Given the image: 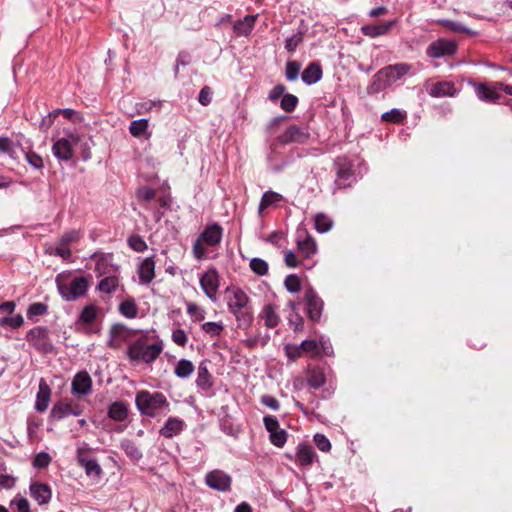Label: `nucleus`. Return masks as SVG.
<instances>
[{"mask_svg": "<svg viewBox=\"0 0 512 512\" xmlns=\"http://www.w3.org/2000/svg\"><path fill=\"white\" fill-rule=\"evenodd\" d=\"M90 258L96 260L95 271L97 272V276L101 277L96 286V290L105 294H113L116 292L120 284V270L119 266L111 263L113 258L112 254H100L99 252H95Z\"/></svg>", "mask_w": 512, "mask_h": 512, "instance_id": "nucleus-1", "label": "nucleus"}, {"mask_svg": "<svg viewBox=\"0 0 512 512\" xmlns=\"http://www.w3.org/2000/svg\"><path fill=\"white\" fill-rule=\"evenodd\" d=\"M411 70V65L405 62L390 64L378 70L372 77L371 82L366 88L368 95H377L395 82L400 80Z\"/></svg>", "mask_w": 512, "mask_h": 512, "instance_id": "nucleus-2", "label": "nucleus"}, {"mask_svg": "<svg viewBox=\"0 0 512 512\" xmlns=\"http://www.w3.org/2000/svg\"><path fill=\"white\" fill-rule=\"evenodd\" d=\"M135 405L141 416L156 418L170 412V403L162 392L140 390L135 396Z\"/></svg>", "mask_w": 512, "mask_h": 512, "instance_id": "nucleus-3", "label": "nucleus"}, {"mask_svg": "<svg viewBox=\"0 0 512 512\" xmlns=\"http://www.w3.org/2000/svg\"><path fill=\"white\" fill-rule=\"evenodd\" d=\"M162 350V340L149 344L148 336L143 335L128 345L126 354L131 363L151 364L159 357Z\"/></svg>", "mask_w": 512, "mask_h": 512, "instance_id": "nucleus-4", "label": "nucleus"}, {"mask_svg": "<svg viewBox=\"0 0 512 512\" xmlns=\"http://www.w3.org/2000/svg\"><path fill=\"white\" fill-rule=\"evenodd\" d=\"M301 157L302 153L297 148L286 146L274 138L269 144L266 159L272 171L281 172Z\"/></svg>", "mask_w": 512, "mask_h": 512, "instance_id": "nucleus-5", "label": "nucleus"}, {"mask_svg": "<svg viewBox=\"0 0 512 512\" xmlns=\"http://www.w3.org/2000/svg\"><path fill=\"white\" fill-rule=\"evenodd\" d=\"M55 282L59 295L66 302H74L86 296L89 288L88 280L84 276H76L69 283H66L58 275Z\"/></svg>", "mask_w": 512, "mask_h": 512, "instance_id": "nucleus-6", "label": "nucleus"}, {"mask_svg": "<svg viewBox=\"0 0 512 512\" xmlns=\"http://www.w3.org/2000/svg\"><path fill=\"white\" fill-rule=\"evenodd\" d=\"M458 43L454 39L437 38L426 48L425 54L430 59H448L456 55Z\"/></svg>", "mask_w": 512, "mask_h": 512, "instance_id": "nucleus-7", "label": "nucleus"}, {"mask_svg": "<svg viewBox=\"0 0 512 512\" xmlns=\"http://www.w3.org/2000/svg\"><path fill=\"white\" fill-rule=\"evenodd\" d=\"M353 167V161L347 156H339L334 160L336 171L335 186L337 188L350 187L356 181Z\"/></svg>", "mask_w": 512, "mask_h": 512, "instance_id": "nucleus-8", "label": "nucleus"}, {"mask_svg": "<svg viewBox=\"0 0 512 512\" xmlns=\"http://www.w3.org/2000/svg\"><path fill=\"white\" fill-rule=\"evenodd\" d=\"M26 341L37 351L48 354L55 350L49 337V329L46 326H36L26 334Z\"/></svg>", "mask_w": 512, "mask_h": 512, "instance_id": "nucleus-9", "label": "nucleus"}, {"mask_svg": "<svg viewBox=\"0 0 512 512\" xmlns=\"http://www.w3.org/2000/svg\"><path fill=\"white\" fill-rule=\"evenodd\" d=\"M84 412V406L75 403L72 399H64L53 404L49 418L52 421H60L68 416H80Z\"/></svg>", "mask_w": 512, "mask_h": 512, "instance_id": "nucleus-10", "label": "nucleus"}, {"mask_svg": "<svg viewBox=\"0 0 512 512\" xmlns=\"http://www.w3.org/2000/svg\"><path fill=\"white\" fill-rule=\"evenodd\" d=\"M305 312L312 322H319L322 316L324 301L312 286L304 291Z\"/></svg>", "mask_w": 512, "mask_h": 512, "instance_id": "nucleus-11", "label": "nucleus"}, {"mask_svg": "<svg viewBox=\"0 0 512 512\" xmlns=\"http://www.w3.org/2000/svg\"><path fill=\"white\" fill-rule=\"evenodd\" d=\"M76 460L79 466L85 470L87 477L100 480L103 476V470L98 460L88 455V450L85 448H78L76 451Z\"/></svg>", "mask_w": 512, "mask_h": 512, "instance_id": "nucleus-12", "label": "nucleus"}, {"mask_svg": "<svg viewBox=\"0 0 512 512\" xmlns=\"http://www.w3.org/2000/svg\"><path fill=\"white\" fill-rule=\"evenodd\" d=\"M79 138L72 132H67L66 137L56 140L52 146V153L59 161H69L73 157V146Z\"/></svg>", "mask_w": 512, "mask_h": 512, "instance_id": "nucleus-13", "label": "nucleus"}, {"mask_svg": "<svg viewBox=\"0 0 512 512\" xmlns=\"http://www.w3.org/2000/svg\"><path fill=\"white\" fill-rule=\"evenodd\" d=\"M80 234L77 230L66 231L61 238L56 248L46 249V253L56 257H60L64 260H68L72 257L70 244L75 243L79 240Z\"/></svg>", "mask_w": 512, "mask_h": 512, "instance_id": "nucleus-14", "label": "nucleus"}, {"mask_svg": "<svg viewBox=\"0 0 512 512\" xmlns=\"http://www.w3.org/2000/svg\"><path fill=\"white\" fill-rule=\"evenodd\" d=\"M207 362H208L207 360H203L199 363L198 368H197V377L195 380V384H196L198 391L202 395L211 397L214 395V393H213L214 379L208 369Z\"/></svg>", "mask_w": 512, "mask_h": 512, "instance_id": "nucleus-15", "label": "nucleus"}, {"mask_svg": "<svg viewBox=\"0 0 512 512\" xmlns=\"http://www.w3.org/2000/svg\"><path fill=\"white\" fill-rule=\"evenodd\" d=\"M206 485L219 492H227L231 489L232 478L221 470H213L205 476Z\"/></svg>", "mask_w": 512, "mask_h": 512, "instance_id": "nucleus-16", "label": "nucleus"}, {"mask_svg": "<svg viewBox=\"0 0 512 512\" xmlns=\"http://www.w3.org/2000/svg\"><path fill=\"white\" fill-rule=\"evenodd\" d=\"M204 294L214 300L219 288V274L215 267L209 268L199 279Z\"/></svg>", "mask_w": 512, "mask_h": 512, "instance_id": "nucleus-17", "label": "nucleus"}, {"mask_svg": "<svg viewBox=\"0 0 512 512\" xmlns=\"http://www.w3.org/2000/svg\"><path fill=\"white\" fill-rule=\"evenodd\" d=\"M309 138V133L303 128L293 124L290 125L281 135L275 139L282 144L289 146L293 143L303 144Z\"/></svg>", "mask_w": 512, "mask_h": 512, "instance_id": "nucleus-18", "label": "nucleus"}, {"mask_svg": "<svg viewBox=\"0 0 512 512\" xmlns=\"http://www.w3.org/2000/svg\"><path fill=\"white\" fill-rule=\"evenodd\" d=\"M222 237L223 228L217 222H212L206 225L197 240H200L206 246L214 247L221 242Z\"/></svg>", "mask_w": 512, "mask_h": 512, "instance_id": "nucleus-19", "label": "nucleus"}, {"mask_svg": "<svg viewBox=\"0 0 512 512\" xmlns=\"http://www.w3.org/2000/svg\"><path fill=\"white\" fill-rule=\"evenodd\" d=\"M92 391V379L87 371H80L75 374L72 385L71 393L73 395L87 396Z\"/></svg>", "mask_w": 512, "mask_h": 512, "instance_id": "nucleus-20", "label": "nucleus"}, {"mask_svg": "<svg viewBox=\"0 0 512 512\" xmlns=\"http://www.w3.org/2000/svg\"><path fill=\"white\" fill-rule=\"evenodd\" d=\"M258 14H247L243 18L237 19L232 25L233 34L236 37L249 36L256 24Z\"/></svg>", "mask_w": 512, "mask_h": 512, "instance_id": "nucleus-21", "label": "nucleus"}, {"mask_svg": "<svg viewBox=\"0 0 512 512\" xmlns=\"http://www.w3.org/2000/svg\"><path fill=\"white\" fill-rule=\"evenodd\" d=\"M296 244L299 252L307 259L317 252V244L314 238L305 230L297 232Z\"/></svg>", "mask_w": 512, "mask_h": 512, "instance_id": "nucleus-22", "label": "nucleus"}, {"mask_svg": "<svg viewBox=\"0 0 512 512\" xmlns=\"http://www.w3.org/2000/svg\"><path fill=\"white\" fill-rule=\"evenodd\" d=\"M29 491L31 497L38 503V505H45L51 501L52 489L46 483L33 481L30 483Z\"/></svg>", "mask_w": 512, "mask_h": 512, "instance_id": "nucleus-23", "label": "nucleus"}, {"mask_svg": "<svg viewBox=\"0 0 512 512\" xmlns=\"http://www.w3.org/2000/svg\"><path fill=\"white\" fill-rule=\"evenodd\" d=\"M185 426L186 424L181 418L171 416L160 428L159 434L164 438L171 439L180 435L183 432Z\"/></svg>", "mask_w": 512, "mask_h": 512, "instance_id": "nucleus-24", "label": "nucleus"}, {"mask_svg": "<svg viewBox=\"0 0 512 512\" xmlns=\"http://www.w3.org/2000/svg\"><path fill=\"white\" fill-rule=\"evenodd\" d=\"M296 463L301 467H309L314 463L315 458L317 457L316 452L313 447L306 443H299L296 447Z\"/></svg>", "mask_w": 512, "mask_h": 512, "instance_id": "nucleus-25", "label": "nucleus"}, {"mask_svg": "<svg viewBox=\"0 0 512 512\" xmlns=\"http://www.w3.org/2000/svg\"><path fill=\"white\" fill-rule=\"evenodd\" d=\"M322 77L323 69L319 61L310 62L301 74L302 82L307 86L316 84Z\"/></svg>", "mask_w": 512, "mask_h": 512, "instance_id": "nucleus-26", "label": "nucleus"}, {"mask_svg": "<svg viewBox=\"0 0 512 512\" xmlns=\"http://www.w3.org/2000/svg\"><path fill=\"white\" fill-rule=\"evenodd\" d=\"M503 84L496 83L495 85H488L482 82V100L491 103H504Z\"/></svg>", "mask_w": 512, "mask_h": 512, "instance_id": "nucleus-27", "label": "nucleus"}, {"mask_svg": "<svg viewBox=\"0 0 512 512\" xmlns=\"http://www.w3.org/2000/svg\"><path fill=\"white\" fill-rule=\"evenodd\" d=\"M138 276L140 282L143 284H149L152 282L155 277V261L153 255L142 260L138 267Z\"/></svg>", "mask_w": 512, "mask_h": 512, "instance_id": "nucleus-28", "label": "nucleus"}, {"mask_svg": "<svg viewBox=\"0 0 512 512\" xmlns=\"http://www.w3.org/2000/svg\"><path fill=\"white\" fill-rule=\"evenodd\" d=\"M51 389L42 378L39 382V390L36 395L35 410L37 412H44L47 410L50 403Z\"/></svg>", "mask_w": 512, "mask_h": 512, "instance_id": "nucleus-29", "label": "nucleus"}, {"mask_svg": "<svg viewBox=\"0 0 512 512\" xmlns=\"http://www.w3.org/2000/svg\"><path fill=\"white\" fill-rule=\"evenodd\" d=\"M396 24V20L380 23V24H367L361 27V32L370 38H376L387 34L391 28Z\"/></svg>", "mask_w": 512, "mask_h": 512, "instance_id": "nucleus-30", "label": "nucleus"}, {"mask_svg": "<svg viewBox=\"0 0 512 512\" xmlns=\"http://www.w3.org/2000/svg\"><path fill=\"white\" fill-rule=\"evenodd\" d=\"M21 146L24 145L19 140L14 142L7 136H0V155H7L13 161L19 162L16 149L21 150Z\"/></svg>", "mask_w": 512, "mask_h": 512, "instance_id": "nucleus-31", "label": "nucleus"}, {"mask_svg": "<svg viewBox=\"0 0 512 512\" xmlns=\"http://www.w3.org/2000/svg\"><path fill=\"white\" fill-rule=\"evenodd\" d=\"M128 405L122 400L112 402L108 406L107 415L116 422H123L128 418Z\"/></svg>", "mask_w": 512, "mask_h": 512, "instance_id": "nucleus-32", "label": "nucleus"}, {"mask_svg": "<svg viewBox=\"0 0 512 512\" xmlns=\"http://www.w3.org/2000/svg\"><path fill=\"white\" fill-rule=\"evenodd\" d=\"M259 316L264 320V325L268 329H273L280 323V317L276 313V306L274 304H265Z\"/></svg>", "mask_w": 512, "mask_h": 512, "instance_id": "nucleus-33", "label": "nucleus"}, {"mask_svg": "<svg viewBox=\"0 0 512 512\" xmlns=\"http://www.w3.org/2000/svg\"><path fill=\"white\" fill-rule=\"evenodd\" d=\"M27 145L21 146V152L23 153L27 163L36 170H42L44 168V162L42 157L32 150V143L26 142Z\"/></svg>", "mask_w": 512, "mask_h": 512, "instance_id": "nucleus-34", "label": "nucleus"}, {"mask_svg": "<svg viewBox=\"0 0 512 512\" xmlns=\"http://www.w3.org/2000/svg\"><path fill=\"white\" fill-rule=\"evenodd\" d=\"M230 312L235 316L240 329L247 330L251 327L254 317L250 306L238 310H231Z\"/></svg>", "mask_w": 512, "mask_h": 512, "instance_id": "nucleus-35", "label": "nucleus"}, {"mask_svg": "<svg viewBox=\"0 0 512 512\" xmlns=\"http://www.w3.org/2000/svg\"><path fill=\"white\" fill-rule=\"evenodd\" d=\"M306 383L309 388L319 389L326 383V375L324 371L319 367L309 369Z\"/></svg>", "mask_w": 512, "mask_h": 512, "instance_id": "nucleus-36", "label": "nucleus"}, {"mask_svg": "<svg viewBox=\"0 0 512 512\" xmlns=\"http://www.w3.org/2000/svg\"><path fill=\"white\" fill-rule=\"evenodd\" d=\"M120 448L124 451L126 456L134 463L139 462L143 457V453L135 444V442L132 441L131 439H122L120 442Z\"/></svg>", "mask_w": 512, "mask_h": 512, "instance_id": "nucleus-37", "label": "nucleus"}, {"mask_svg": "<svg viewBox=\"0 0 512 512\" xmlns=\"http://www.w3.org/2000/svg\"><path fill=\"white\" fill-rule=\"evenodd\" d=\"M249 306V297L248 295L240 288H236L233 290V296L228 301V309L238 310Z\"/></svg>", "mask_w": 512, "mask_h": 512, "instance_id": "nucleus-38", "label": "nucleus"}, {"mask_svg": "<svg viewBox=\"0 0 512 512\" xmlns=\"http://www.w3.org/2000/svg\"><path fill=\"white\" fill-rule=\"evenodd\" d=\"M195 370V366L191 360L182 358L180 359L174 368V374L180 379L189 378Z\"/></svg>", "mask_w": 512, "mask_h": 512, "instance_id": "nucleus-39", "label": "nucleus"}, {"mask_svg": "<svg viewBox=\"0 0 512 512\" xmlns=\"http://www.w3.org/2000/svg\"><path fill=\"white\" fill-rule=\"evenodd\" d=\"M118 310L122 316L128 319L136 318L139 313V309L134 298H128L122 301L118 306Z\"/></svg>", "mask_w": 512, "mask_h": 512, "instance_id": "nucleus-40", "label": "nucleus"}, {"mask_svg": "<svg viewBox=\"0 0 512 512\" xmlns=\"http://www.w3.org/2000/svg\"><path fill=\"white\" fill-rule=\"evenodd\" d=\"M288 306L291 308L292 313L288 316L289 326L295 331H302L304 329V319L298 313L297 304L293 301H289Z\"/></svg>", "mask_w": 512, "mask_h": 512, "instance_id": "nucleus-41", "label": "nucleus"}, {"mask_svg": "<svg viewBox=\"0 0 512 512\" xmlns=\"http://www.w3.org/2000/svg\"><path fill=\"white\" fill-rule=\"evenodd\" d=\"M149 120L147 118H141L131 121L129 125V132L133 137L139 138L143 135L150 136L148 133Z\"/></svg>", "mask_w": 512, "mask_h": 512, "instance_id": "nucleus-42", "label": "nucleus"}, {"mask_svg": "<svg viewBox=\"0 0 512 512\" xmlns=\"http://www.w3.org/2000/svg\"><path fill=\"white\" fill-rule=\"evenodd\" d=\"M48 313V305L42 302L31 303L27 308V318L32 322H37V317Z\"/></svg>", "mask_w": 512, "mask_h": 512, "instance_id": "nucleus-43", "label": "nucleus"}, {"mask_svg": "<svg viewBox=\"0 0 512 512\" xmlns=\"http://www.w3.org/2000/svg\"><path fill=\"white\" fill-rule=\"evenodd\" d=\"M406 111L398 108H393L389 111L384 112L381 115V120L386 123L401 124L406 119Z\"/></svg>", "mask_w": 512, "mask_h": 512, "instance_id": "nucleus-44", "label": "nucleus"}, {"mask_svg": "<svg viewBox=\"0 0 512 512\" xmlns=\"http://www.w3.org/2000/svg\"><path fill=\"white\" fill-rule=\"evenodd\" d=\"M142 332L140 329H129L126 325L122 323H116L114 324L110 329V337L113 339H121L124 340L130 336V334Z\"/></svg>", "mask_w": 512, "mask_h": 512, "instance_id": "nucleus-45", "label": "nucleus"}, {"mask_svg": "<svg viewBox=\"0 0 512 512\" xmlns=\"http://www.w3.org/2000/svg\"><path fill=\"white\" fill-rule=\"evenodd\" d=\"M436 23L439 24L440 26L445 27L446 29H448L451 32L466 33V34L473 33L468 27H466L465 25H463L461 22H458V21H453V20H449V19H438V20H436Z\"/></svg>", "mask_w": 512, "mask_h": 512, "instance_id": "nucleus-46", "label": "nucleus"}, {"mask_svg": "<svg viewBox=\"0 0 512 512\" xmlns=\"http://www.w3.org/2000/svg\"><path fill=\"white\" fill-rule=\"evenodd\" d=\"M98 316V307L94 303L85 305L79 314V321L84 324L93 323Z\"/></svg>", "mask_w": 512, "mask_h": 512, "instance_id": "nucleus-47", "label": "nucleus"}, {"mask_svg": "<svg viewBox=\"0 0 512 512\" xmlns=\"http://www.w3.org/2000/svg\"><path fill=\"white\" fill-rule=\"evenodd\" d=\"M453 85L448 82H438L431 88L429 94L432 97L452 96L454 91Z\"/></svg>", "mask_w": 512, "mask_h": 512, "instance_id": "nucleus-48", "label": "nucleus"}, {"mask_svg": "<svg viewBox=\"0 0 512 512\" xmlns=\"http://www.w3.org/2000/svg\"><path fill=\"white\" fill-rule=\"evenodd\" d=\"M23 324L24 318L21 314L0 316V327H9L13 330H16Z\"/></svg>", "mask_w": 512, "mask_h": 512, "instance_id": "nucleus-49", "label": "nucleus"}, {"mask_svg": "<svg viewBox=\"0 0 512 512\" xmlns=\"http://www.w3.org/2000/svg\"><path fill=\"white\" fill-rule=\"evenodd\" d=\"M314 226L319 233H326L332 228L333 222L327 215L318 213L314 218Z\"/></svg>", "mask_w": 512, "mask_h": 512, "instance_id": "nucleus-50", "label": "nucleus"}, {"mask_svg": "<svg viewBox=\"0 0 512 512\" xmlns=\"http://www.w3.org/2000/svg\"><path fill=\"white\" fill-rule=\"evenodd\" d=\"M282 199V195L274 191H266L263 193L259 203V210H265L270 205L279 202Z\"/></svg>", "mask_w": 512, "mask_h": 512, "instance_id": "nucleus-51", "label": "nucleus"}, {"mask_svg": "<svg viewBox=\"0 0 512 512\" xmlns=\"http://www.w3.org/2000/svg\"><path fill=\"white\" fill-rule=\"evenodd\" d=\"M299 103V99L294 94L286 93L280 100V107L287 113L293 112Z\"/></svg>", "mask_w": 512, "mask_h": 512, "instance_id": "nucleus-52", "label": "nucleus"}, {"mask_svg": "<svg viewBox=\"0 0 512 512\" xmlns=\"http://www.w3.org/2000/svg\"><path fill=\"white\" fill-rule=\"evenodd\" d=\"M250 268L258 276H264L268 273V262L262 258L254 257L250 260Z\"/></svg>", "mask_w": 512, "mask_h": 512, "instance_id": "nucleus-53", "label": "nucleus"}, {"mask_svg": "<svg viewBox=\"0 0 512 512\" xmlns=\"http://www.w3.org/2000/svg\"><path fill=\"white\" fill-rule=\"evenodd\" d=\"M300 71V62L296 60L288 61L285 67V77L289 82H293L298 79Z\"/></svg>", "mask_w": 512, "mask_h": 512, "instance_id": "nucleus-54", "label": "nucleus"}, {"mask_svg": "<svg viewBox=\"0 0 512 512\" xmlns=\"http://www.w3.org/2000/svg\"><path fill=\"white\" fill-rule=\"evenodd\" d=\"M201 329L204 333L209 334L212 338L219 337L224 329L222 322H205L201 325Z\"/></svg>", "mask_w": 512, "mask_h": 512, "instance_id": "nucleus-55", "label": "nucleus"}, {"mask_svg": "<svg viewBox=\"0 0 512 512\" xmlns=\"http://www.w3.org/2000/svg\"><path fill=\"white\" fill-rule=\"evenodd\" d=\"M287 439H288V432L283 428H280L279 430L274 431L271 434H269V440H270L271 444H273L274 446H276L278 448H282L286 444Z\"/></svg>", "mask_w": 512, "mask_h": 512, "instance_id": "nucleus-56", "label": "nucleus"}, {"mask_svg": "<svg viewBox=\"0 0 512 512\" xmlns=\"http://www.w3.org/2000/svg\"><path fill=\"white\" fill-rule=\"evenodd\" d=\"M317 342L315 340H312V339H304L301 341L300 345L298 347L295 348V353L292 354L290 352H287V356L290 358V359H294L298 356V350L299 349H302L303 351H306V352H314L316 349H317Z\"/></svg>", "mask_w": 512, "mask_h": 512, "instance_id": "nucleus-57", "label": "nucleus"}, {"mask_svg": "<svg viewBox=\"0 0 512 512\" xmlns=\"http://www.w3.org/2000/svg\"><path fill=\"white\" fill-rule=\"evenodd\" d=\"M51 461H52V458L49 455V453H47L45 451H41L38 454H36V456L34 457V459L32 461V465L34 468L44 469L50 465Z\"/></svg>", "mask_w": 512, "mask_h": 512, "instance_id": "nucleus-58", "label": "nucleus"}, {"mask_svg": "<svg viewBox=\"0 0 512 512\" xmlns=\"http://www.w3.org/2000/svg\"><path fill=\"white\" fill-rule=\"evenodd\" d=\"M284 286L288 292L297 293L301 288L300 278L296 274H289L284 280Z\"/></svg>", "mask_w": 512, "mask_h": 512, "instance_id": "nucleus-59", "label": "nucleus"}, {"mask_svg": "<svg viewBox=\"0 0 512 512\" xmlns=\"http://www.w3.org/2000/svg\"><path fill=\"white\" fill-rule=\"evenodd\" d=\"M128 246L135 252H143L147 249V244L139 235H131L127 239Z\"/></svg>", "mask_w": 512, "mask_h": 512, "instance_id": "nucleus-60", "label": "nucleus"}, {"mask_svg": "<svg viewBox=\"0 0 512 512\" xmlns=\"http://www.w3.org/2000/svg\"><path fill=\"white\" fill-rule=\"evenodd\" d=\"M302 41L303 33L298 31L297 33L285 39L284 47L288 52H294Z\"/></svg>", "mask_w": 512, "mask_h": 512, "instance_id": "nucleus-61", "label": "nucleus"}, {"mask_svg": "<svg viewBox=\"0 0 512 512\" xmlns=\"http://www.w3.org/2000/svg\"><path fill=\"white\" fill-rule=\"evenodd\" d=\"M316 447L322 452H329L331 450L330 440L322 433H316L313 437Z\"/></svg>", "mask_w": 512, "mask_h": 512, "instance_id": "nucleus-62", "label": "nucleus"}, {"mask_svg": "<svg viewBox=\"0 0 512 512\" xmlns=\"http://www.w3.org/2000/svg\"><path fill=\"white\" fill-rule=\"evenodd\" d=\"M11 505H15L17 512H32L29 501L21 494H17L11 501Z\"/></svg>", "mask_w": 512, "mask_h": 512, "instance_id": "nucleus-63", "label": "nucleus"}, {"mask_svg": "<svg viewBox=\"0 0 512 512\" xmlns=\"http://www.w3.org/2000/svg\"><path fill=\"white\" fill-rule=\"evenodd\" d=\"M171 339L176 345L181 347H184L188 342L187 333L181 328H177L172 331Z\"/></svg>", "mask_w": 512, "mask_h": 512, "instance_id": "nucleus-64", "label": "nucleus"}]
</instances>
